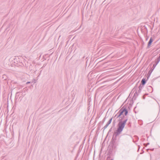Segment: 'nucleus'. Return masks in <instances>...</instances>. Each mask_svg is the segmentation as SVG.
I'll return each instance as SVG.
<instances>
[{
	"mask_svg": "<svg viewBox=\"0 0 160 160\" xmlns=\"http://www.w3.org/2000/svg\"><path fill=\"white\" fill-rule=\"evenodd\" d=\"M124 115L125 116H127L128 115V110L127 109L126 107H125L124 106Z\"/></svg>",
	"mask_w": 160,
	"mask_h": 160,
	"instance_id": "10",
	"label": "nucleus"
},
{
	"mask_svg": "<svg viewBox=\"0 0 160 160\" xmlns=\"http://www.w3.org/2000/svg\"><path fill=\"white\" fill-rule=\"evenodd\" d=\"M117 118H119L117 129H118V131L123 130L126 125V122L127 121L128 118L127 117H125L124 115L121 116L118 113L117 114Z\"/></svg>",
	"mask_w": 160,
	"mask_h": 160,
	"instance_id": "2",
	"label": "nucleus"
},
{
	"mask_svg": "<svg viewBox=\"0 0 160 160\" xmlns=\"http://www.w3.org/2000/svg\"><path fill=\"white\" fill-rule=\"evenodd\" d=\"M138 84L137 83L135 86L134 88H133V89H134V91H136V90H137V89L138 88H139V89H140L141 90L144 86L142 85V84H141L138 87Z\"/></svg>",
	"mask_w": 160,
	"mask_h": 160,
	"instance_id": "3",
	"label": "nucleus"
},
{
	"mask_svg": "<svg viewBox=\"0 0 160 160\" xmlns=\"http://www.w3.org/2000/svg\"><path fill=\"white\" fill-rule=\"evenodd\" d=\"M17 64L18 65L21 67H23L24 66L23 63L22 61H20V60H19V62L18 63H17Z\"/></svg>",
	"mask_w": 160,
	"mask_h": 160,
	"instance_id": "12",
	"label": "nucleus"
},
{
	"mask_svg": "<svg viewBox=\"0 0 160 160\" xmlns=\"http://www.w3.org/2000/svg\"><path fill=\"white\" fill-rule=\"evenodd\" d=\"M153 41V39L152 37H151L148 44L147 48H149L150 46L151 45L152 42Z\"/></svg>",
	"mask_w": 160,
	"mask_h": 160,
	"instance_id": "5",
	"label": "nucleus"
},
{
	"mask_svg": "<svg viewBox=\"0 0 160 160\" xmlns=\"http://www.w3.org/2000/svg\"><path fill=\"white\" fill-rule=\"evenodd\" d=\"M156 64H154L153 65L152 67V68L151 69V72H152V71L153 70V69H154V68L156 67Z\"/></svg>",
	"mask_w": 160,
	"mask_h": 160,
	"instance_id": "15",
	"label": "nucleus"
},
{
	"mask_svg": "<svg viewBox=\"0 0 160 160\" xmlns=\"http://www.w3.org/2000/svg\"><path fill=\"white\" fill-rule=\"evenodd\" d=\"M117 114H116V115H115V117H116V116L117 117Z\"/></svg>",
	"mask_w": 160,
	"mask_h": 160,
	"instance_id": "28",
	"label": "nucleus"
},
{
	"mask_svg": "<svg viewBox=\"0 0 160 160\" xmlns=\"http://www.w3.org/2000/svg\"><path fill=\"white\" fill-rule=\"evenodd\" d=\"M145 95H143L142 96V98L143 99H145Z\"/></svg>",
	"mask_w": 160,
	"mask_h": 160,
	"instance_id": "21",
	"label": "nucleus"
},
{
	"mask_svg": "<svg viewBox=\"0 0 160 160\" xmlns=\"http://www.w3.org/2000/svg\"><path fill=\"white\" fill-rule=\"evenodd\" d=\"M141 91V90L140 89H139L138 91H137V92L138 95L140 92Z\"/></svg>",
	"mask_w": 160,
	"mask_h": 160,
	"instance_id": "17",
	"label": "nucleus"
},
{
	"mask_svg": "<svg viewBox=\"0 0 160 160\" xmlns=\"http://www.w3.org/2000/svg\"><path fill=\"white\" fill-rule=\"evenodd\" d=\"M112 128H111L110 130H109V131H108V133H109V132H111V131H112Z\"/></svg>",
	"mask_w": 160,
	"mask_h": 160,
	"instance_id": "22",
	"label": "nucleus"
},
{
	"mask_svg": "<svg viewBox=\"0 0 160 160\" xmlns=\"http://www.w3.org/2000/svg\"><path fill=\"white\" fill-rule=\"evenodd\" d=\"M154 149L153 148L152 149H151V151H153L154 150Z\"/></svg>",
	"mask_w": 160,
	"mask_h": 160,
	"instance_id": "25",
	"label": "nucleus"
},
{
	"mask_svg": "<svg viewBox=\"0 0 160 160\" xmlns=\"http://www.w3.org/2000/svg\"><path fill=\"white\" fill-rule=\"evenodd\" d=\"M128 125L129 127H130L131 126V122H129L128 123Z\"/></svg>",
	"mask_w": 160,
	"mask_h": 160,
	"instance_id": "19",
	"label": "nucleus"
},
{
	"mask_svg": "<svg viewBox=\"0 0 160 160\" xmlns=\"http://www.w3.org/2000/svg\"><path fill=\"white\" fill-rule=\"evenodd\" d=\"M113 123H115V120L114 121H113Z\"/></svg>",
	"mask_w": 160,
	"mask_h": 160,
	"instance_id": "27",
	"label": "nucleus"
},
{
	"mask_svg": "<svg viewBox=\"0 0 160 160\" xmlns=\"http://www.w3.org/2000/svg\"><path fill=\"white\" fill-rule=\"evenodd\" d=\"M151 69L150 70L149 72H148V73H151L152 72H151Z\"/></svg>",
	"mask_w": 160,
	"mask_h": 160,
	"instance_id": "24",
	"label": "nucleus"
},
{
	"mask_svg": "<svg viewBox=\"0 0 160 160\" xmlns=\"http://www.w3.org/2000/svg\"><path fill=\"white\" fill-rule=\"evenodd\" d=\"M146 81L145 78H143L141 82V84L142 85H144L146 83Z\"/></svg>",
	"mask_w": 160,
	"mask_h": 160,
	"instance_id": "11",
	"label": "nucleus"
},
{
	"mask_svg": "<svg viewBox=\"0 0 160 160\" xmlns=\"http://www.w3.org/2000/svg\"><path fill=\"white\" fill-rule=\"evenodd\" d=\"M148 38H146V41H147V40H148Z\"/></svg>",
	"mask_w": 160,
	"mask_h": 160,
	"instance_id": "26",
	"label": "nucleus"
},
{
	"mask_svg": "<svg viewBox=\"0 0 160 160\" xmlns=\"http://www.w3.org/2000/svg\"><path fill=\"white\" fill-rule=\"evenodd\" d=\"M124 112V106L122 107L120 110L119 111L118 113L120 115L122 116V114Z\"/></svg>",
	"mask_w": 160,
	"mask_h": 160,
	"instance_id": "8",
	"label": "nucleus"
},
{
	"mask_svg": "<svg viewBox=\"0 0 160 160\" xmlns=\"http://www.w3.org/2000/svg\"><path fill=\"white\" fill-rule=\"evenodd\" d=\"M31 83V82H26V84H29V83Z\"/></svg>",
	"mask_w": 160,
	"mask_h": 160,
	"instance_id": "23",
	"label": "nucleus"
},
{
	"mask_svg": "<svg viewBox=\"0 0 160 160\" xmlns=\"http://www.w3.org/2000/svg\"><path fill=\"white\" fill-rule=\"evenodd\" d=\"M112 118H110L108 121V122L106 124L104 127L103 128L104 130L105 129L108 127L109 125L112 122Z\"/></svg>",
	"mask_w": 160,
	"mask_h": 160,
	"instance_id": "4",
	"label": "nucleus"
},
{
	"mask_svg": "<svg viewBox=\"0 0 160 160\" xmlns=\"http://www.w3.org/2000/svg\"><path fill=\"white\" fill-rule=\"evenodd\" d=\"M105 118H103V119L102 120V121L100 122H99V123L98 124L99 126L100 125L103 124L104 122H105Z\"/></svg>",
	"mask_w": 160,
	"mask_h": 160,
	"instance_id": "14",
	"label": "nucleus"
},
{
	"mask_svg": "<svg viewBox=\"0 0 160 160\" xmlns=\"http://www.w3.org/2000/svg\"><path fill=\"white\" fill-rule=\"evenodd\" d=\"M110 160H113V159H111Z\"/></svg>",
	"mask_w": 160,
	"mask_h": 160,
	"instance_id": "29",
	"label": "nucleus"
},
{
	"mask_svg": "<svg viewBox=\"0 0 160 160\" xmlns=\"http://www.w3.org/2000/svg\"><path fill=\"white\" fill-rule=\"evenodd\" d=\"M122 130L118 131V129H117L116 132H114L113 137L108 147V153L109 154L111 155L116 152L117 147L118 145L117 137L121 133Z\"/></svg>",
	"mask_w": 160,
	"mask_h": 160,
	"instance_id": "1",
	"label": "nucleus"
},
{
	"mask_svg": "<svg viewBox=\"0 0 160 160\" xmlns=\"http://www.w3.org/2000/svg\"><path fill=\"white\" fill-rule=\"evenodd\" d=\"M160 61V58L159 57L156 60H155V63L154 64H156L157 65L158 63Z\"/></svg>",
	"mask_w": 160,
	"mask_h": 160,
	"instance_id": "13",
	"label": "nucleus"
},
{
	"mask_svg": "<svg viewBox=\"0 0 160 160\" xmlns=\"http://www.w3.org/2000/svg\"><path fill=\"white\" fill-rule=\"evenodd\" d=\"M147 90L148 92L150 93L152 92L153 90L152 88L150 86H148Z\"/></svg>",
	"mask_w": 160,
	"mask_h": 160,
	"instance_id": "9",
	"label": "nucleus"
},
{
	"mask_svg": "<svg viewBox=\"0 0 160 160\" xmlns=\"http://www.w3.org/2000/svg\"><path fill=\"white\" fill-rule=\"evenodd\" d=\"M135 92L134 94V95L132 98V101L135 100L136 99L138 95V94L137 92V90L135 91Z\"/></svg>",
	"mask_w": 160,
	"mask_h": 160,
	"instance_id": "6",
	"label": "nucleus"
},
{
	"mask_svg": "<svg viewBox=\"0 0 160 160\" xmlns=\"http://www.w3.org/2000/svg\"><path fill=\"white\" fill-rule=\"evenodd\" d=\"M20 92H17L16 93V96H19L20 94Z\"/></svg>",
	"mask_w": 160,
	"mask_h": 160,
	"instance_id": "18",
	"label": "nucleus"
},
{
	"mask_svg": "<svg viewBox=\"0 0 160 160\" xmlns=\"http://www.w3.org/2000/svg\"><path fill=\"white\" fill-rule=\"evenodd\" d=\"M134 137H136V139L137 140H138L139 138H138V136H135Z\"/></svg>",
	"mask_w": 160,
	"mask_h": 160,
	"instance_id": "20",
	"label": "nucleus"
},
{
	"mask_svg": "<svg viewBox=\"0 0 160 160\" xmlns=\"http://www.w3.org/2000/svg\"><path fill=\"white\" fill-rule=\"evenodd\" d=\"M135 92L134 94V95L132 98V101L135 100L136 99L138 95V94L137 92V90L135 91Z\"/></svg>",
	"mask_w": 160,
	"mask_h": 160,
	"instance_id": "7",
	"label": "nucleus"
},
{
	"mask_svg": "<svg viewBox=\"0 0 160 160\" xmlns=\"http://www.w3.org/2000/svg\"><path fill=\"white\" fill-rule=\"evenodd\" d=\"M146 94V95H148V94Z\"/></svg>",
	"mask_w": 160,
	"mask_h": 160,
	"instance_id": "30",
	"label": "nucleus"
},
{
	"mask_svg": "<svg viewBox=\"0 0 160 160\" xmlns=\"http://www.w3.org/2000/svg\"><path fill=\"white\" fill-rule=\"evenodd\" d=\"M2 78L4 80H6L7 79V76L5 75H2Z\"/></svg>",
	"mask_w": 160,
	"mask_h": 160,
	"instance_id": "16",
	"label": "nucleus"
}]
</instances>
